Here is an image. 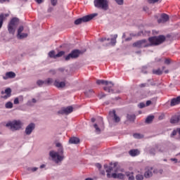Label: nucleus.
Returning a JSON list of instances; mask_svg holds the SVG:
<instances>
[{"label":"nucleus","mask_w":180,"mask_h":180,"mask_svg":"<svg viewBox=\"0 0 180 180\" xmlns=\"http://www.w3.org/2000/svg\"><path fill=\"white\" fill-rule=\"evenodd\" d=\"M165 36L164 35L152 37L148 38L149 43H148L147 40L142 39L134 42L133 46L134 47H137L138 49L151 47L152 46H160V44H162V43L165 41Z\"/></svg>","instance_id":"obj_1"},{"label":"nucleus","mask_w":180,"mask_h":180,"mask_svg":"<svg viewBox=\"0 0 180 180\" xmlns=\"http://www.w3.org/2000/svg\"><path fill=\"white\" fill-rule=\"evenodd\" d=\"M104 168L107 172V176L108 178H114V179H124V174L118 173L119 171L120 172H123L124 169H119L117 163H110L109 166H108V165H105Z\"/></svg>","instance_id":"obj_2"},{"label":"nucleus","mask_w":180,"mask_h":180,"mask_svg":"<svg viewBox=\"0 0 180 180\" xmlns=\"http://www.w3.org/2000/svg\"><path fill=\"white\" fill-rule=\"evenodd\" d=\"M64 150H63V148H60L58 149V152H56L54 150H51L49 152V155L52 158L53 161H55V162L58 163L63 160H64Z\"/></svg>","instance_id":"obj_3"},{"label":"nucleus","mask_w":180,"mask_h":180,"mask_svg":"<svg viewBox=\"0 0 180 180\" xmlns=\"http://www.w3.org/2000/svg\"><path fill=\"white\" fill-rule=\"evenodd\" d=\"M105 85V86L103 87V89L105 92H108V94H114L115 90L113 89V86L115 84L112 83V82H108L106 80H101L98 79L96 80V84L97 85Z\"/></svg>","instance_id":"obj_4"},{"label":"nucleus","mask_w":180,"mask_h":180,"mask_svg":"<svg viewBox=\"0 0 180 180\" xmlns=\"http://www.w3.org/2000/svg\"><path fill=\"white\" fill-rule=\"evenodd\" d=\"M6 127H10L11 130L15 131L16 130H20L23 126V123L20 120H13L6 124Z\"/></svg>","instance_id":"obj_5"},{"label":"nucleus","mask_w":180,"mask_h":180,"mask_svg":"<svg viewBox=\"0 0 180 180\" xmlns=\"http://www.w3.org/2000/svg\"><path fill=\"white\" fill-rule=\"evenodd\" d=\"M94 6L98 9L108 11L109 9V1L108 0H94Z\"/></svg>","instance_id":"obj_6"},{"label":"nucleus","mask_w":180,"mask_h":180,"mask_svg":"<svg viewBox=\"0 0 180 180\" xmlns=\"http://www.w3.org/2000/svg\"><path fill=\"white\" fill-rule=\"evenodd\" d=\"M18 25H19V18H13L8 25V30L9 33L15 34V30H16Z\"/></svg>","instance_id":"obj_7"},{"label":"nucleus","mask_w":180,"mask_h":180,"mask_svg":"<svg viewBox=\"0 0 180 180\" xmlns=\"http://www.w3.org/2000/svg\"><path fill=\"white\" fill-rule=\"evenodd\" d=\"M95 16H98V13H93L78 18L76 20H75V25H81L82 23H86V22H89V20H92V18H95Z\"/></svg>","instance_id":"obj_8"},{"label":"nucleus","mask_w":180,"mask_h":180,"mask_svg":"<svg viewBox=\"0 0 180 180\" xmlns=\"http://www.w3.org/2000/svg\"><path fill=\"white\" fill-rule=\"evenodd\" d=\"M80 54H81V51L78 49H75L72 51L71 53H69L67 56L65 57V60L66 61H68L71 60V58H78Z\"/></svg>","instance_id":"obj_9"},{"label":"nucleus","mask_w":180,"mask_h":180,"mask_svg":"<svg viewBox=\"0 0 180 180\" xmlns=\"http://www.w3.org/2000/svg\"><path fill=\"white\" fill-rule=\"evenodd\" d=\"M73 110L74 108H72V106H68L59 110L58 113H59V115H70V113H72Z\"/></svg>","instance_id":"obj_10"},{"label":"nucleus","mask_w":180,"mask_h":180,"mask_svg":"<svg viewBox=\"0 0 180 180\" xmlns=\"http://www.w3.org/2000/svg\"><path fill=\"white\" fill-rule=\"evenodd\" d=\"M169 20V16L165 13H162L160 16V18L158 19V23H166V22H168Z\"/></svg>","instance_id":"obj_11"},{"label":"nucleus","mask_w":180,"mask_h":180,"mask_svg":"<svg viewBox=\"0 0 180 180\" xmlns=\"http://www.w3.org/2000/svg\"><path fill=\"white\" fill-rule=\"evenodd\" d=\"M34 127H36V126L34 123L30 124L25 129V134H27L28 136L30 134H32V131L34 130Z\"/></svg>","instance_id":"obj_12"},{"label":"nucleus","mask_w":180,"mask_h":180,"mask_svg":"<svg viewBox=\"0 0 180 180\" xmlns=\"http://www.w3.org/2000/svg\"><path fill=\"white\" fill-rule=\"evenodd\" d=\"M109 115L110 116H113L114 117V122L115 123H119V122H120V117H119L117 115H116V110H113L112 111H110L109 112Z\"/></svg>","instance_id":"obj_13"},{"label":"nucleus","mask_w":180,"mask_h":180,"mask_svg":"<svg viewBox=\"0 0 180 180\" xmlns=\"http://www.w3.org/2000/svg\"><path fill=\"white\" fill-rule=\"evenodd\" d=\"M16 74L13 72H7L5 76H3V79H9V78H15Z\"/></svg>","instance_id":"obj_14"},{"label":"nucleus","mask_w":180,"mask_h":180,"mask_svg":"<svg viewBox=\"0 0 180 180\" xmlns=\"http://www.w3.org/2000/svg\"><path fill=\"white\" fill-rule=\"evenodd\" d=\"M179 120H180V115H174L170 119V123H172V124H175L176 123H179Z\"/></svg>","instance_id":"obj_15"},{"label":"nucleus","mask_w":180,"mask_h":180,"mask_svg":"<svg viewBox=\"0 0 180 180\" xmlns=\"http://www.w3.org/2000/svg\"><path fill=\"white\" fill-rule=\"evenodd\" d=\"M54 86H56V88H64L65 86V82H59L58 80H56L53 82Z\"/></svg>","instance_id":"obj_16"},{"label":"nucleus","mask_w":180,"mask_h":180,"mask_svg":"<svg viewBox=\"0 0 180 180\" xmlns=\"http://www.w3.org/2000/svg\"><path fill=\"white\" fill-rule=\"evenodd\" d=\"M153 167H150V169H148L145 173L144 176L145 178H151L153 176Z\"/></svg>","instance_id":"obj_17"},{"label":"nucleus","mask_w":180,"mask_h":180,"mask_svg":"<svg viewBox=\"0 0 180 180\" xmlns=\"http://www.w3.org/2000/svg\"><path fill=\"white\" fill-rule=\"evenodd\" d=\"M8 16H9V14H0V29L2 27V25H4V20H5Z\"/></svg>","instance_id":"obj_18"},{"label":"nucleus","mask_w":180,"mask_h":180,"mask_svg":"<svg viewBox=\"0 0 180 180\" xmlns=\"http://www.w3.org/2000/svg\"><path fill=\"white\" fill-rule=\"evenodd\" d=\"M180 103V96H178L177 98H174L172 99L170 105L171 106H175L176 105H179Z\"/></svg>","instance_id":"obj_19"},{"label":"nucleus","mask_w":180,"mask_h":180,"mask_svg":"<svg viewBox=\"0 0 180 180\" xmlns=\"http://www.w3.org/2000/svg\"><path fill=\"white\" fill-rule=\"evenodd\" d=\"M70 144H79V139L77 137L73 136L69 140Z\"/></svg>","instance_id":"obj_20"},{"label":"nucleus","mask_w":180,"mask_h":180,"mask_svg":"<svg viewBox=\"0 0 180 180\" xmlns=\"http://www.w3.org/2000/svg\"><path fill=\"white\" fill-rule=\"evenodd\" d=\"M162 70L161 69H157V70H153V74H155V75H162V72L164 71V70H165V66H163Z\"/></svg>","instance_id":"obj_21"},{"label":"nucleus","mask_w":180,"mask_h":180,"mask_svg":"<svg viewBox=\"0 0 180 180\" xmlns=\"http://www.w3.org/2000/svg\"><path fill=\"white\" fill-rule=\"evenodd\" d=\"M139 154H140V152H139L137 149L129 150V155H131V157H136V155H139Z\"/></svg>","instance_id":"obj_22"},{"label":"nucleus","mask_w":180,"mask_h":180,"mask_svg":"<svg viewBox=\"0 0 180 180\" xmlns=\"http://www.w3.org/2000/svg\"><path fill=\"white\" fill-rule=\"evenodd\" d=\"M12 93V90L11 89V88H8L5 90V94H6V96H4V99H8V98H9V96H11V94Z\"/></svg>","instance_id":"obj_23"},{"label":"nucleus","mask_w":180,"mask_h":180,"mask_svg":"<svg viewBox=\"0 0 180 180\" xmlns=\"http://www.w3.org/2000/svg\"><path fill=\"white\" fill-rule=\"evenodd\" d=\"M158 150V146H156L155 148H152L149 150V153L151 154V155H155V151Z\"/></svg>","instance_id":"obj_24"},{"label":"nucleus","mask_w":180,"mask_h":180,"mask_svg":"<svg viewBox=\"0 0 180 180\" xmlns=\"http://www.w3.org/2000/svg\"><path fill=\"white\" fill-rule=\"evenodd\" d=\"M54 80L52 78H48L45 80V85H53Z\"/></svg>","instance_id":"obj_25"},{"label":"nucleus","mask_w":180,"mask_h":180,"mask_svg":"<svg viewBox=\"0 0 180 180\" xmlns=\"http://www.w3.org/2000/svg\"><path fill=\"white\" fill-rule=\"evenodd\" d=\"M125 175L128 176L129 180H134V176H133V172H127Z\"/></svg>","instance_id":"obj_26"},{"label":"nucleus","mask_w":180,"mask_h":180,"mask_svg":"<svg viewBox=\"0 0 180 180\" xmlns=\"http://www.w3.org/2000/svg\"><path fill=\"white\" fill-rule=\"evenodd\" d=\"M153 120H154V115H149L147 117L146 120V123H151V122H153Z\"/></svg>","instance_id":"obj_27"},{"label":"nucleus","mask_w":180,"mask_h":180,"mask_svg":"<svg viewBox=\"0 0 180 180\" xmlns=\"http://www.w3.org/2000/svg\"><path fill=\"white\" fill-rule=\"evenodd\" d=\"M127 119L128 120H130V122H134V120H136V115H127Z\"/></svg>","instance_id":"obj_28"},{"label":"nucleus","mask_w":180,"mask_h":180,"mask_svg":"<svg viewBox=\"0 0 180 180\" xmlns=\"http://www.w3.org/2000/svg\"><path fill=\"white\" fill-rule=\"evenodd\" d=\"M65 54V51H59L56 55H55L56 58H58L60 57H63Z\"/></svg>","instance_id":"obj_29"},{"label":"nucleus","mask_w":180,"mask_h":180,"mask_svg":"<svg viewBox=\"0 0 180 180\" xmlns=\"http://www.w3.org/2000/svg\"><path fill=\"white\" fill-rule=\"evenodd\" d=\"M117 39V34H115L113 38L111 39V42L110 44L112 46H115L116 44V39Z\"/></svg>","instance_id":"obj_30"},{"label":"nucleus","mask_w":180,"mask_h":180,"mask_svg":"<svg viewBox=\"0 0 180 180\" xmlns=\"http://www.w3.org/2000/svg\"><path fill=\"white\" fill-rule=\"evenodd\" d=\"M6 109H12L13 108V103L12 102L8 101L6 103Z\"/></svg>","instance_id":"obj_31"},{"label":"nucleus","mask_w":180,"mask_h":180,"mask_svg":"<svg viewBox=\"0 0 180 180\" xmlns=\"http://www.w3.org/2000/svg\"><path fill=\"white\" fill-rule=\"evenodd\" d=\"M85 95H86V96H91V95H94V90L92 89L87 90L85 92Z\"/></svg>","instance_id":"obj_32"},{"label":"nucleus","mask_w":180,"mask_h":180,"mask_svg":"<svg viewBox=\"0 0 180 180\" xmlns=\"http://www.w3.org/2000/svg\"><path fill=\"white\" fill-rule=\"evenodd\" d=\"M37 84L39 86H43V85H46V80L43 81V80H38L37 82Z\"/></svg>","instance_id":"obj_33"},{"label":"nucleus","mask_w":180,"mask_h":180,"mask_svg":"<svg viewBox=\"0 0 180 180\" xmlns=\"http://www.w3.org/2000/svg\"><path fill=\"white\" fill-rule=\"evenodd\" d=\"M136 180H143L144 179V176H143V174H138L136 176Z\"/></svg>","instance_id":"obj_34"},{"label":"nucleus","mask_w":180,"mask_h":180,"mask_svg":"<svg viewBox=\"0 0 180 180\" xmlns=\"http://www.w3.org/2000/svg\"><path fill=\"white\" fill-rule=\"evenodd\" d=\"M49 56L51 58H56V52L54 51H51L49 53Z\"/></svg>","instance_id":"obj_35"},{"label":"nucleus","mask_w":180,"mask_h":180,"mask_svg":"<svg viewBox=\"0 0 180 180\" xmlns=\"http://www.w3.org/2000/svg\"><path fill=\"white\" fill-rule=\"evenodd\" d=\"M27 36V34L26 33H22V34H20L18 35V39H25V37H26Z\"/></svg>","instance_id":"obj_36"},{"label":"nucleus","mask_w":180,"mask_h":180,"mask_svg":"<svg viewBox=\"0 0 180 180\" xmlns=\"http://www.w3.org/2000/svg\"><path fill=\"white\" fill-rule=\"evenodd\" d=\"M134 139H141L143 136L140 134H134Z\"/></svg>","instance_id":"obj_37"},{"label":"nucleus","mask_w":180,"mask_h":180,"mask_svg":"<svg viewBox=\"0 0 180 180\" xmlns=\"http://www.w3.org/2000/svg\"><path fill=\"white\" fill-rule=\"evenodd\" d=\"M94 127L96 129V133H101V129H99V127H98V124H95L94 125Z\"/></svg>","instance_id":"obj_38"},{"label":"nucleus","mask_w":180,"mask_h":180,"mask_svg":"<svg viewBox=\"0 0 180 180\" xmlns=\"http://www.w3.org/2000/svg\"><path fill=\"white\" fill-rule=\"evenodd\" d=\"M23 26H20L18 30V35L22 34L23 32Z\"/></svg>","instance_id":"obj_39"},{"label":"nucleus","mask_w":180,"mask_h":180,"mask_svg":"<svg viewBox=\"0 0 180 180\" xmlns=\"http://www.w3.org/2000/svg\"><path fill=\"white\" fill-rule=\"evenodd\" d=\"M138 107H139L140 109H143V108H146V103H140L138 105Z\"/></svg>","instance_id":"obj_40"},{"label":"nucleus","mask_w":180,"mask_h":180,"mask_svg":"<svg viewBox=\"0 0 180 180\" xmlns=\"http://www.w3.org/2000/svg\"><path fill=\"white\" fill-rule=\"evenodd\" d=\"M165 64H166L167 65H169V64H171V59H169V58H165Z\"/></svg>","instance_id":"obj_41"},{"label":"nucleus","mask_w":180,"mask_h":180,"mask_svg":"<svg viewBox=\"0 0 180 180\" xmlns=\"http://www.w3.org/2000/svg\"><path fill=\"white\" fill-rule=\"evenodd\" d=\"M158 1L161 2V0H148V2L149 4H155L156 2H158Z\"/></svg>","instance_id":"obj_42"},{"label":"nucleus","mask_w":180,"mask_h":180,"mask_svg":"<svg viewBox=\"0 0 180 180\" xmlns=\"http://www.w3.org/2000/svg\"><path fill=\"white\" fill-rule=\"evenodd\" d=\"M140 88H146V86H148V84L147 83H142L139 85Z\"/></svg>","instance_id":"obj_43"},{"label":"nucleus","mask_w":180,"mask_h":180,"mask_svg":"<svg viewBox=\"0 0 180 180\" xmlns=\"http://www.w3.org/2000/svg\"><path fill=\"white\" fill-rule=\"evenodd\" d=\"M51 4L53 6H56L57 5V0H51Z\"/></svg>","instance_id":"obj_44"},{"label":"nucleus","mask_w":180,"mask_h":180,"mask_svg":"<svg viewBox=\"0 0 180 180\" xmlns=\"http://www.w3.org/2000/svg\"><path fill=\"white\" fill-rule=\"evenodd\" d=\"M118 5H123V0H115Z\"/></svg>","instance_id":"obj_45"},{"label":"nucleus","mask_w":180,"mask_h":180,"mask_svg":"<svg viewBox=\"0 0 180 180\" xmlns=\"http://www.w3.org/2000/svg\"><path fill=\"white\" fill-rule=\"evenodd\" d=\"M14 105H19V98H16L14 99Z\"/></svg>","instance_id":"obj_46"},{"label":"nucleus","mask_w":180,"mask_h":180,"mask_svg":"<svg viewBox=\"0 0 180 180\" xmlns=\"http://www.w3.org/2000/svg\"><path fill=\"white\" fill-rule=\"evenodd\" d=\"M151 103H153L151 102V101H146V106H150V105H151Z\"/></svg>","instance_id":"obj_47"},{"label":"nucleus","mask_w":180,"mask_h":180,"mask_svg":"<svg viewBox=\"0 0 180 180\" xmlns=\"http://www.w3.org/2000/svg\"><path fill=\"white\" fill-rule=\"evenodd\" d=\"M96 167H97V168H98V169H101L102 168V165H101V164H99V163H97L96 165Z\"/></svg>","instance_id":"obj_48"},{"label":"nucleus","mask_w":180,"mask_h":180,"mask_svg":"<svg viewBox=\"0 0 180 180\" xmlns=\"http://www.w3.org/2000/svg\"><path fill=\"white\" fill-rule=\"evenodd\" d=\"M37 4H41L43 2V0H35Z\"/></svg>","instance_id":"obj_49"},{"label":"nucleus","mask_w":180,"mask_h":180,"mask_svg":"<svg viewBox=\"0 0 180 180\" xmlns=\"http://www.w3.org/2000/svg\"><path fill=\"white\" fill-rule=\"evenodd\" d=\"M58 71H60V72H64V68H60L58 69Z\"/></svg>","instance_id":"obj_50"},{"label":"nucleus","mask_w":180,"mask_h":180,"mask_svg":"<svg viewBox=\"0 0 180 180\" xmlns=\"http://www.w3.org/2000/svg\"><path fill=\"white\" fill-rule=\"evenodd\" d=\"M105 40H106V38H101L99 39L100 41H105Z\"/></svg>","instance_id":"obj_51"},{"label":"nucleus","mask_w":180,"mask_h":180,"mask_svg":"<svg viewBox=\"0 0 180 180\" xmlns=\"http://www.w3.org/2000/svg\"><path fill=\"white\" fill-rule=\"evenodd\" d=\"M131 40V37H128L125 39L126 41H130Z\"/></svg>","instance_id":"obj_52"},{"label":"nucleus","mask_w":180,"mask_h":180,"mask_svg":"<svg viewBox=\"0 0 180 180\" xmlns=\"http://www.w3.org/2000/svg\"><path fill=\"white\" fill-rule=\"evenodd\" d=\"M172 136H176V131H172Z\"/></svg>","instance_id":"obj_53"},{"label":"nucleus","mask_w":180,"mask_h":180,"mask_svg":"<svg viewBox=\"0 0 180 180\" xmlns=\"http://www.w3.org/2000/svg\"><path fill=\"white\" fill-rule=\"evenodd\" d=\"M37 169V167H33L32 169V171H33V172H36V170Z\"/></svg>","instance_id":"obj_54"},{"label":"nucleus","mask_w":180,"mask_h":180,"mask_svg":"<svg viewBox=\"0 0 180 180\" xmlns=\"http://www.w3.org/2000/svg\"><path fill=\"white\" fill-rule=\"evenodd\" d=\"M106 95L105 94H101V98H105Z\"/></svg>","instance_id":"obj_55"},{"label":"nucleus","mask_w":180,"mask_h":180,"mask_svg":"<svg viewBox=\"0 0 180 180\" xmlns=\"http://www.w3.org/2000/svg\"><path fill=\"white\" fill-rule=\"evenodd\" d=\"M56 147H61V143H56Z\"/></svg>","instance_id":"obj_56"},{"label":"nucleus","mask_w":180,"mask_h":180,"mask_svg":"<svg viewBox=\"0 0 180 180\" xmlns=\"http://www.w3.org/2000/svg\"><path fill=\"white\" fill-rule=\"evenodd\" d=\"M91 122H92V123H95V121L96 120L95 118H91Z\"/></svg>","instance_id":"obj_57"},{"label":"nucleus","mask_w":180,"mask_h":180,"mask_svg":"<svg viewBox=\"0 0 180 180\" xmlns=\"http://www.w3.org/2000/svg\"><path fill=\"white\" fill-rule=\"evenodd\" d=\"M7 0H0V4H4V2H6Z\"/></svg>","instance_id":"obj_58"},{"label":"nucleus","mask_w":180,"mask_h":180,"mask_svg":"<svg viewBox=\"0 0 180 180\" xmlns=\"http://www.w3.org/2000/svg\"><path fill=\"white\" fill-rule=\"evenodd\" d=\"M169 72V70H165V74H168Z\"/></svg>","instance_id":"obj_59"},{"label":"nucleus","mask_w":180,"mask_h":180,"mask_svg":"<svg viewBox=\"0 0 180 180\" xmlns=\"http://www.w3.org/2000/svg\"><path fill=\"white\" fill-rule=\"evenodd\" d=\"M44 167H46L45 165H41L40 166V168H41H41H44Z\"/></svg>","instance_id":"obj_60"},{"label":"nucleus","mask_w":180,"mask_h":180,"mask_svg":"<svg viewBox=\"0 0 180 180\" xmlns=\"http://www.w3.org/2000/svg\"><path fill=\"white\" fill-rule=\"evenodd\" d=\"M33 103H36V98H32Z\"/></svg>","instance_id":"obj_61"},{"label":"nucleus","mask_w":180,"mask_h":180,"mask_svg":"<svg viewBox=\"0 0 180 180\" xmlns=\"http://www.w3.org/2000/svg\"><path fill=\"white\" fill-rule=\"evenodd\" d=\"M158 172H159V174H162V169H160Z\"/></svg>","instance_id":"obj_62"},{"label":"nucleus","mask_w":180,"mask_h":180,"mask_svg":"<svg viewBox=\"0 0 180 180\" xmlns=\"http://www.w3.org/2000/svg\"><path fill=\"white\" fill-rule=\"evenodd\" d=\"M177 131H178L179 134L180 135V128L177 129Z\"/></svg>","instance_id":"obj_63"},{"label":"nucleus","mask_w":180,"mask_h":180,"mask_svg":"<svg viewBox=\"0 0 180 180\" xmlns=\"http://www.w3.org/2000/svg\"><path fill=\"white\" fill-rule=\"evenodd\" d=\"M85 180H94L93 179H91V178H87Z\"/></svg>","instance_id":"obj_64"}]
</instances>
